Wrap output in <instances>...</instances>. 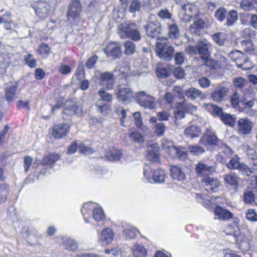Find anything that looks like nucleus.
<instances>
[{
    "label": "nucleus",
    "instance_id": "nucleus-1",
    "mask_svg": "<svg viewBox=\"0 0 257 257\" xmlns=\"http://www.w3.org/2000/svg\"><path fill=\"white\" fill-rule=\"evenodd\" d=\"M156 52L157 55L165 61H169L173 58L174 48L168 45V40L166 38H158L156 43Z\"/></svg>",
    "mask_w": 257,
    "mask_h": 257
},
{
    "label": "nucleus",
    "instance_id": "nucleus-2",
    "mask_svg": "<svg viewBox=\"0 0 257 257\" xmlns=\"http://www.w3.org/2000/svg\"><path fill=\"white\" fill-rule=\"evenodd\" d=\"M144 176L148 182L150 183H162L165 182L166 174L163 169H157L152 171L150 165L145 164L144 167Z\"/></svg>",
    "mask_w": 257,
    "mask_h": 257
},
{
    "label": "nucleus",
    "instance_id": "nucleus-3",
    "mask_svg": "<svg viewBox=\"0 0 257 257\" xmlns=\"http://www.w3.org/2000/svg\"><path fill=\"white\" fill-rule=\"evenodd\" d=\"M117 31L121 38H128L134 41H138L141 39L140 32L135 28V25L133 23H121L118 25Z\"/></svg>",
    "mask_w": 257,
    "mask_h": 257
},
{
    "label": "nucleus",
    "instance_id": "nucleus-4",
    "mask_svg": "<svg viewBox=\"0 0 257 257\" xmlns=\"http://www.w3.org/2000/svg\"><path fill=\"white\" fill-rule=\"evenodd\" d=\"M162 147L172 158H178L181 160H185L187 158V152L181 146L177 147L174 146L171 141H167L165 143H163Z\"/></svg>",
    "mask_w": 257,
    "mask_h": 257
},
{
    "label": "nucleus",
    "instance_id": "nucleus-5",
    "mask_svg": "<svg viewBox=\"0 0 257 257\" xmlns=\"http://www.w3.org/2000/svg\"><path fill=\"white\" fill-rule=\"evenodd\" d=\"M134 97L136 102L145 108L152 110L156 107L155 97L148 95L145 91L136 93Z\"/></svg>",
    "mask_w": 257,
    "mask_h": 257
},
{
    "label": "nucleus",
    "instance_id": "nucleus-6",
    "mask_svg": "<svg viewBox=\"0 0 257 257\" xmlns=\"http://www.w3.org/2000/svg\"><path fill=\"white\" fill-rule=\"evenodd\" d=\"M198 10L196 6L192 3L184 4L179 11V17L184 22H189L191 19L197 15Z\"/></svg>",
    "mask_w": 257,
    "mask_h": 257
},
{
    "label": "nucleus",
    "instance_id": "nucleus-7",
    "mask_svg": "<svg viewBox=\"0 0 257 257\" xmlns=\"http://www.w3.org/2000/svg\"><path fill=\"white\" fill-rule=\"evenodd\" d=\"M199 143L204 146H217L221 143V140L217 136L216 132L211 126L206 127L203 135L201 137Z\"/></svg>",
    "mask_w": 257,
    "mask_h": 257
},
{
    "label": "nucleus",
    "instance_id": "nucleus-8",
    "mask_svg": "<svg viewBox=\"0 0 257 257\" xmlns=\"http://www.w3.org/2000/svg\"><path fill=\"white\" fill-rule=\"evenodd\" d=\"M227 167L230 169L238 170L242 174L247 176H250L253 173V171L247 165L239 162V158L237 156L231 158L227 164Z\"/></svg>",
    "mask_w": 257,
    "mask_h": 257
},
{
    "label": "nucleus",
    "instance_id": "nucleus-9",
    "mask_svg": "<svg viewBox=\"0 0 257 257\" xmlns=\"http://www.w3.org/2000/svg\"><path fill=\"white\" fill-rule=\"evenodd\" d=\"M82 10L81 3L77 0H74L70 2L68 6L67 12L68 20H74L80 17Z\"/></svg>",
    "mask_w": 257,
    "mask_h": 257
},
{
    "label": "nucleus",
    "instance_id": "nucleus-10",
    "mask_svg": "<svg viewBox=\"0 0 257 257\" xmlns=\"http://www.w3.org/2000/svg\"><path fill=\"white\" fill-rule=\"evenodd\" d=\"M33 8L36 15L40 18L44 19L48 16L51 6L46 2L39 1L34 4Z\"/></svg>",
    "mask_w": 257,
    "mask_h": 257
},
{
    "label": "nucleus",
    "instance_id": "nucleus-11",
    "mask_svg": "<svg viewBox=\"0 0 257 257\" xmlns=\"http://www.w3.org/2000/svg\"><path fill=\"white\" fill-rule=\"evenodd\" d=\"M114 233L110 228H105L98 233V242L102 245L110 243L113 240Z\"/></svg>",
    "mask_w": 257,
    "mask_h": 257
},
{
    "label": "nucleus",
    "instance_id": "nucleus-12",
    "mask_svg": "<svg viewBox=\"0 0 257 257\" xmlns=\"http://www.w3.org/2000/svg\"><path fill=\"white\" fill-rule=\"evenodd\" d=\"M201 182L205 190L208 192H216L218 190L220 182L216 178L205 177Z\"/></svg>",
    "mask_w": 257,
    "mask_h": 257
},
{
    "label": "nucleus",
    "instance_id": "nucleus-13",
    "mask_svg": "<svg viewBox=\"0 0 257 257\" xmlns=\"http://www.w3.org/2000/svg\"><path fill=\"white\" fill-rule=\"evenodd\" d=\"M116 94L117 99L124 103L129 102L133 96V92L130 88L125 85L117 86Z\"/></svg>",
    "mask_w": 257,
    "mask_h": 257
},
{
    "label": "nucleus",
    "instance_id": "nucleus-14",
    "mask_svg": "<svg viewBox=\"0 0 257 257\" xmlns=\"http://www.w3.org/2000/svg\"><path fill=\"white\" fill-rule=\"evenodd\" d=\"M252 123L247 117L240 118L237 121V127L239 134L248 135L251 134Z\"/></svg>",
    "mask_w": 257,
    "mask_h": 257
},
{
    "label": "nucleus",
    "instance_id": "nucleus-15",
    "mask_svg": "<svg viewBox=\"0 0 257 257\" xmlns=\"http://www.w3.org/2000/svg\"><path fill=\"white\" fill-rule=\"evenodd\" d=\"M198 54L201 59H207L210 56V43L206 39L201 40L197 43Z\"/></svg>",
    "mask_w": 257,
    "mask_h": 257
},
{
    "label": "nucleus",
    "instance_id": "nucleus-16",
    "mask_svg": "<svg viewBox=\"0 0 257 257\" xmlns=\"http://www.w3.org/2000/svg\"><path fill=\"white\" fill-rule=\"evenodd\" d=\"M146 34L148 36L152 38L158 37L161 31L160 24L157 21L149 22L144 26Z\"/></svg>",
    "mask_w": 257,
    "mask_h": 257
},
{
    "label": "nucleus",
    "instance_id": "nucleus-17",
    "mask_svg": "<svg viewBox=\"0 0 257 257\" xmlns=\"http://www.w3.org/2000/svg\"><path fill=\"white\" fill-rule=\"evenodd\" d=\"M228 92V88L221 85H217L214 88L211 96L214 101L220 102L223 100Z\"/></svg>",
    "mask_w": 257,
    "mask_h": 257
},
{
    "label": "nucleus",
    "instance_id": "nucleus-18",
    "mask_svg": "<svg viewBox=\"0 0 257 257\" xmlns=\"http://www.w3.org/2000/svg\"><path fill=\"white\" fill-rule=\"evenodd\" d=\"M70 126L67 123H60L53 127L52 135L56 139H61L69 132Z\"/></svg>",
    "mask_w": 257,
    "mask_h": 257
},
{
    "label": "nucleus",
    "instance_id": "nucleus-19",
    "mask_svg": "<svg viewBox=\"0 0 257 257\" xmlns=\"http://www.w3.org/2000/svg\"><path fill=\"white\" fill-rule=\"evenodd\" d=\"M147 159L153 162H157L160 159L159 147L156 143L152 144L147 149Z\"/></svg>",
    "mask_w": 257,
    "mask_h": 257
},
{
    "label": "nucleus",
    "instance_id": "nucleus-20",
    "mask_svg": "<svg viewBox=\"0 0 257 257\" xmlns=\"http://www.w3.org/2000/svg\"><path fill=\"white\" fill-rule=\"evenodd\" d=\"M216 164L208 166L202 162H199L196 165V171L197 174L201 176H207L215 171Z\"/></svg>",
    "mask_w": 257,
    "mask_h": 257
},
{
    "label": "nucleus",
    "instance_id": "nucleus-21",
    "mask_svg": "<svg viewBox=\"0 0 257 257\" xmlns=\"http://www.w3.org/2000/svg\"><path fill=\"white\" fill-rule=\"evenodd\" d=\"M215 219L226 221L233 217V214L229 211L217 205L214 210Z\"/></svg>",
    "mask_w": 257,
    "mask_h": 257
},
{
    "label": "nucleus",
    "instance_id": "nucleus-22",
    "mask_svg": "<svg viewBox=\"0 0 257 257\" xmlns=\"http://www.w3.org/2000/svg\"><path fill=\"white\" fill-rule=\"evenodd\" d=\"M60 244L63 248L68 251H75L78 247V242L69 237H62Z\"/></svg>",
    "mask_w": 257,
    "mask_h": 257
},
{
    "label": "nucleus",
    "instance_id": "nucleus-23",
    "mask_svg": "<svg viewBox=\"0 0 257 257\" xmlns=\"http://www.w3.org/2000/svg\"><path fill=\"white\" fill-rule=\"evenodd\" d=\"M100 81L102 85H105L106 89H112L114 84L113 73L109 72L101 73Z\"/></svg>",
    "mask_w": 257,
    "mask_h": 257
},
{
    "label": "nucleus",
    "instance_id": "nucleus-24",
    "mask_svg": "<svg viewBox=\"0 0 257 257\" xmlns=\"http://www.w3.org/2000/svg\"><path fill=\"white\" fill-rule=\"evenodd\" d=\"M104 51L108 56L112 57L113 59L119 58L122 53L120 46L114 43L106 46Z\"/></svg>",
    "mask_w": 257,
    "mask_h": 257
},
{
    "label": "nucleus",
    "instance_id": "nucleus-25",
    "mask_svg": "<svg viewBox=\"0 0 257 257\" xmlns=\"http://www.w3.org/2000/svg\"><path fill=\"white\" fill-rule=\"evenodd\" d=\"M207 26V21L203 18L196 19L193 22V24L190 27V31L192 33L197 35L200 34V30L204 29Z\"/></svg>",
    "mask_w": 257,
    "mask_h": 257
},
{
    "label": "nucleus",
    "instance_id": "nucleus-26",
    "mask_svg": "<svg viewBox=\"0 0 257 257\" xmlns=\"http://www.w3.org/2000/svg\"><path fill=\"white\" fill-rule=\"evenodd\" d=\"M228 56L232 61H234L238 67H242L243 63L246 62V56L239 51L230 52Z\"/></svg>",
    "mask_w": 257,
    "mask_h": 257
},
{
    "label": "nucleus",
    "instance_id": "nucleus-27",
    "mask_svg": "<svg viewBox=\"0 0 257 257\" xmlns=\"http://www.w3.org/2000/svg\"><path fill=\"white\" fill-rule=\"evenodd\" d=\"M81 113V108L74 102L72 101H67L63 110V113L64 114L70 116L74 114L79 115Z\"/></svg>",
    "mask_w": 257,
    "mask_h": 257
},
{
    "label": "nucleus",
    "instance_id": "nucleus-28",
    "mask_svg": "<svg viewBox=\"0 0 257 257\" xmlns=\"http://www.w3.org/2000/svg\"><path fill=\"white\" fill-rule=\"evenodd\" d=\"M184 134L186 137L193 139L200 136L201 130L200 126L196 124H192L187 126L185 129Z\"/></svg>",
    "mask_w": 257,
    "mask_h": 257
},
{
    "label": "nucleus",
    "instance_id": "nucleus-29",
    "mask_svg": "<svg viewBox=\"0 0 257 257\" xmlns=\"http://www.w3.org/2000/svg\"><path fill=\"white\" fill-rule=\"evenodd\" d=\"M234 240L235 241L238 247L242 250H247L250 248V244L248 239L243 235L238 234L234 235Z\"/></svg>",
    "mask_w": 257,
    "mask_h": 257
},
{
    "label": "nucleus",
    "instance_id": "nucleus-30",
    "mask_svg": "<svg viewBox=\"0 0 257 257\" xmlns=\"http://www.w3.org/2000/svg\"><path fill=\"white\" fill-rule=\"evenodd\" d=\"M171 176L174 179L179 181L185 179L186 175L183 168L174 165L171 167Z\"/></svg>",
    "mask_w": 257,
    "mask_h": 257
},
{
    "label": "nucleus",
    "instance_id": "nucleus-31",
    "mask_svg": "<svg viewBox=\"0 0 257 257\" xmlns=\"http://www.w3.org/2000/svg\"><path fill=\"white\" fill-rule=\"evenodd\" d=\"M105 157L110 161H116L122 158V154L120 150L111 147L106 150Z\"/></svg>",
    "mask_w": 257,
    "mask_h": 257
},
{
    "label": "nucleus",
    "instance_id": "nucleus-32",
    "mask_svg": "<svg viewBox=\"0 0 257 257\" xmlns=\"http://www.w3.org/2000/svg\"><path fill=\"white\" fill-rule=\"evenodd\" d=\"M185 96L191 100H194L198 98L202 99L204 97V94L199 89L190 87L184 91Z\"/></svg>",
    "mask_w": 257,
    "mask_h": 257
},
{
    "label": "nucleus",
    "instance_id": "nucleus-33",
    "mask_svg": "<svg viewBox=\"0 0 257 257\" xmlns=\"http://www.w3.org/2000/svg\"><path fill=\"white\" fill-rule=\"evenodd\" d=\"M233 85L235 87L240 89L244 87L245 89L248 88L250 92L253 91L252 87L251 86H248V84L246 80L241 77L234 78L233 80Z\"/></svg>",
    "mask_w": 257,
    "mask_h": 257
},
{
    "label": "nucleus",
    "instance_id": "nucleus-34",
    "mask_svg": "<svg viewBox=\"0 0 257 257\" xmlns=\"http://www.w3.org/2000/svg\"><path fill=\"white\" fill-rule=\"evenodd\" d=\"M225 183L230 186L236 187L238 186L239 178L235 173H230L223 177Z\"/></svg>",
    "mask_w": 257,
    "mask_h": 257
},
{
    "label": "nucleus",
    "instance_id": "nucleus-35",
    "mask_svg": "<svg viewBox=\"0 0 257 257\" xmlns=\"http://www.w3.org/2000/svg\"><path fill=\"white\" fill-rule=\"evenodd\" d=\"M226 21L225 24L227 26H231L238 20V14L235 10H230L227 13Z\"/></svg>",
    "mask_w": 257,
    "mask_h": 257
},
{
    "label": "nucleus",
    "instance_id": "nucleus-36",
    "mask_svg": "<svg viewBox=\"0 0 257 257\" xmlns=\"http://www.w3.org/2000/svg\"><path fill=\"white\" fill-rule=\"evenodd\" d=\"M160 5L159 0H143L142 8L146 11H151Z\"/></svg>",
    "mask_w": 257,
    "mask_h": 257
},
{
    "label": "nucleus",
    "instance_id": "nucleus-37",
    "mask_svg": "<svg viewBox=\"0 0 257 257\" xmlns=\"http://www.w3.org/2000/svg\"><path fill=\"white\" fill-rule=\"evenodd\" d=\"M179 107L183 109L185 112L190 113L192 114H195L197 112V107L186 101L179 102Z\"/></svg>",
    "mask_w": 257,
    "mask_h": 257
},
{
    "label": "nucleus",
    "instance_id": "nucleus-38",
    "mask_svg": "<svg viewBox=\"0 0 257 257\" xmlns=\"http://www.w3.org/2000/svg\"><path fill=\"white\" fill-rule=\"evenodd\" d=\"M18 83L17 82L14 84L9 86L6 88V97L8 101H11L13 100L15 95V93L18 88Z\"/></svg>",
    "mask_w": 257,
    "mask_h": 257
},
{
    "label": "nucleus",
    "instance_id": "nucleus-39",
    "mask_svg": "<svg viewBox=\"0 0 257 257\" xmlns=\"http://www.w3.org/2000/svg\"><path fill=\"white\" fill-rule=\"evenodd\" d=\"M133 252L135 257H145L147 253L146 248L138 244L134 245L133 247Z\"/></svg>",
    "mask_w": 257,
    "mask_h": 257
},
{
    "label": "nucleus",
    "instance_id": "nucleus-40",
    "mask_svg": "<svg viewBox=\"0 0 257 257\" xmlns=\"http://www.w3.org/2000/svg\"><path fill=\"white\" fill-rule=\"evenodd\" d=\"M9 186L5 183L0 184V203L4 202L9 194Z\"/></svg>",
    "mask_w": 257,
    "mask_h": 257
},
{
    "label": "nucleus",
    "instance_id": "nucleus-41",
    "mask_svg": "<svg viewBox=\"0 0 257 257\" xmlns=\"http://www.w3.org/2000/svg\"><path fill=\"white\" fill-rule=\"evenodd\" d=\"M96 204H95L92 202H89L85 203L83 204V206L81 209V212L83 216L88 215L90 214L91 212L94 210Z\"/></svg>",
    "mask_w": 257,
    "mask_h": 257
},
{
    "label": "nucleus",
    "instance_id": "nucleus-42",
    "mask_svg": "<svg viewBox=\"0 0 257 257\" xmlns=\"http://www.w3.org/2000/svg\"><path fill=\"white\" fill-rule=\"evenodd\" d=\"M50 51V48L45 43L40 44L38 50L39 54L41 55L42 59L47 58L49 55Z\"/></svg>",
    "mask_w": 257,
    "mask_h": 257
},
{
    "label": "nucleus",
    "instance_id": "nucleus-43",
    "mask_svg": "<svg viewBox=\"0 0 257 257\" xmlns=\"http://www.w3.org/2000/svg\"><path fill=\"white\" fill-rule=\"evenodd\" d=\"M59 159V156L57 154H50L44 157L42 161V164L44 165H52Z\"/></svg>",
    "mask_w": 257,
    "mask_h": 257
},
{
    "label": "nucleus",
    "instance_id": "nucleus-44",
    "mask_svg": "<svg viewBox=\"0 0 257 257\" xmlns=\"http://www.w3.org/2000/svg\"><path fill=\"white\" fill-rule=\"evenodd\" d=\"M212 38L217 44L219 46H223L227 38V35L225 33L219 32L214 34L212 36Z\"/></svg>",
    "mask_w": 257,
    "mask_h": 257
},
{
    "label": "nucleus",
    "instance_id": "nucleus-45",
    "mask_svg": "<svg viewBox=\"0 0 257 257\" xmlns=\"http://www.w3.org/2000/svg\"><path fill=\"white\" fill-rule=\"evenodd\" d=\"M220 119L224 123L230 126H233L235 123V117L228 113L224 112Z\"/></svg>",
    "mask_w": 257,
    "mask_h": 257
},
{
    "label": "nucleus",
    "instance_id": "nucleus-46",
    "mask_svg": "<svg viewBox=\"0 0 257 257\" xmlns=\"http://www.w3.org/2000/svg\"><path fill=\"white\" fill-rule=\"evenodd\" d=\"M92 216L94 219L100 221L105 218V215L102 208L97 204L94 210L93 211Z\"/></svg>",
    "mask_w": 257,
    "mask_h": 257
},
{
    "label": "nucleus",
    "instance_id": "nucleus-47",
    "mask_svg": "<svg viewBox=\"0 0 257 257\" xmlns=\"http://www.w3.org/2000/svg\"><path fill=\"white\" fill-rule=\"evenodd\" d=\"M137 229L132 226H128L123 231V234L126 238H134L137 236Z\"/></svg>",
    "mask_w": 257,
    "mask_h": 257
},
{
    "label": "nucleus",
    "instance_id": "nucleus-48",
    "mask_svg": "<svg viewBox=\"0 0 257 257\" xmlns=\"http://www.w3.org/2000/svg\"><path fill=\"white\" fill-rule=\"evenodd\" d=\"M142 8V2L139 0H132L128 7V11L131 13L140 12Z\"/></svg>",
    "mask_w": 257,
    "mask_h": 257
},
{
    "label": "nucleus",
    "instance_id": "nucleus-49",
    "mask_svg": "<svg viewBox=\"0 0 257 257\" xmlns=\"http://www.w3.org/2000/svg\"><path fill=\"white\" fill-rule=\"evenodd\" d=\"M169 36L172 39H176L180 36V30L175 24H172L169 26Z\"/></svg>",
    "mask_w": 257,
    "mask_h": 257
},
{
    "label": "nucleus",
    "instance_id": "nucleus-50",
    "mask_svg": "<svg viewBox=\"0 0 257 257\" xmlns=\"http://www.w3.org/2000/svg\"><path fill=\"white\" fill-rule=\"evenodd\" d=\"M96 105L97 106L99 111L104 115H106L109 113L110 105L107 104H102L101 100H98L96 101Z\"/></svg>",
    "mask_w": 257,
    "mask_h": 257
},
{
    "label": "nucleus",
    "instance_id": "nucleus-51",
    "mask_svg": "<svg viewBox=\"0 0 257 257\" xmlns=\"http://www.w3.org/2000/svg\"><path fill=\"white\" fill-rule=\"evenodd\" d=\"M125 48L124 54L126 55H132L135 52L136 46L134 43L131 41H127L124 44Z\"/></svg>",
    "mask_w": 257,
    "mask_h": 257
},
{
    "label": "nucleus",
    "instance_id": "nucleus-52",
    "mask_svg": "<svg viewBox=\"0 0 257 257\" xmlns=\"http://www.w3.org/2000/svg\"><path fill=\"white\" fill-rule=\"evenodd\" d=\"M227 10L223 7H221L217 10L215 13V17L220 22H223L226 18Z\"/></svg>",
    "mask_w": 257,
    "mask_h": 257
},
{
    "label": "nucleus",
    "instance_id": "nucleus-53",
    "mask_svg": "<svg viewBox=\"0 0 257 257\" xmlns=\"http://www.w3.org/2000/svg\"><path fill=\"white\" fill-rule=\"evenodd\" d=\"M230 101L232 106L235 108L239 109L241 108V101L239 95L237 92L234 93L231 97Z\"/></svg>",
    "mask_w": 257,
    "mask_h": 257
},
{
    "label": "nucleus",
    "instance_id": "nucleus-54",
    "mask_svg": "<svg viewBox=\"0 0 257 257\" xmlns=\"http://www.w3.org/2000/svg\"><path fill=\"white\" fill-rule=\"evenodd\" d=\"M243 201L245 204H252L255 202L254 195L251 191L245 192L243 195Z\"/></svg>",
    "mask_w": 257,
    "mask_h": 257
},
{
    "label": "nucleus",
    "instance_id": "nucleus-55",
    "mask_svg": "<svg viewBox=\"0 0 257 257\" xmlns=\"http://www.w3.org/2000/svg\"><path fill=\"white\" fill-rule=\"evenodd\" d=\"M240 8L243 11L249 12L254 9V5L251 2L246 0H242L239 3Z\"/></svg>",
    "mask_w": 257,
    "mask_h": 257
},
{
    "label": "nucleus",
    "instance_id": "nucleus-56",
    "mask_svg": "<svg viewBox=\"0 0 257 257\" xmlns=\"http://www.w3.org/2000/svg\"><path fill=\"white\" fill-rule=\"evenodd\" d=\"M33 158L30 156H26L24 158V171L26 173H27L30 170L31 167L32 166L33 168V165H34L35 163L33 165Z\"/></svg>",
    "mask_w": 257,
    "mask_h": 257
},
{
    "label": "nucleus",
    "instance_id": "nucleus-57",
    "mask_svg": "<svg viewBox=\"0 0 257 257\" xmlns=\"http://www.w3.org/2000/svg\"><path fill=\"white\" fill-rule=\"evenodd\" d=\"M130 138L132 141L139 144H142L144 141V137L140 133L137 132L131 134Z\"/></svg>",
    "mask_w": 257,
    "mask_h": 257
},
{
    "label": "nucleus",
    "instance_id": "nucleus-58",
    "mask_svg": "<svg viewBox=\"0 0 257 257\" xmlns=\"http://www.w3.org/2000/svg\"><path fill=\"white\" fill-rule=\"evenodd\" d=\"M188 149L190 152L196 155L201 154L205 152L204 148L197 145L189 146Z\"/></svg>",
    "mask_w": 257,
    "mask_h": 257
},
{
    "label": "nucleus",
    "instance_id": "nucleus-59",
    "mask_svg": "<svg viewBox=\"0 0 257 257\" xmlns=\"http://www.w3.org/2000/svg\"><path fill=\"white\" fill-rule=\"evenodd\" d=\"M208 109L209 111H212V112L215 115L221 117L223 114L224 113L222 111V110L221 108L218 107L217 106L212 104H207Z\"/></svg>",
    "mask_w": 257,
    "mask_h": 257
},
{
    "label": "nucleus",
    "instance_id": "nucleus-60",
    "mask_svg": "<svg viewBox=\"0 0 257 257\" xmlns=\"http://www.w3.org/2000/svg\"><path fill=\"white\" fill-rule=\"evenodd\" d=\"M241 46L243 48L244 50L246 52H250L254 50L252 41L250 39L241 41Z\"/></svg>",
    "mask_w": 257,
    "mask_h": 257
},
{
    "label": "nucleus",
    "instance_id": "nucleus-61",
    "mask_svg": "<svg viewBox=\"0 0 257 257\" xmlns=\"http://www.w3.org/2000/svg\"><path fill=\"white\" fill-rule=\"evenodd\" d=\"M241 105L246 107H252L254 105V99H249L246 96H242L240 98Z\"/></svg>",
    "mask_w": 257,
    "mask_h": 257
},
{
    "label": "nucleus",
    "instance_id": "nucleus-62",
    "mask_svg": "<svg viewBox=\"0 0 257 257\" xmlns=\"http://www.w3.org/2000/svg\"><path fill=\"white\" fill-rule=\"evenodd\" d=\"M199 85L201 88H207L211 85V81L209 79L206 77H201L198 79Z\"/></svg>",
    "mask_w": 257,
    "mask_h": 257
},
{
    "label": "nucleus",
    "instance_id": "nucleus-63",
    "mask_svg": "<svg viewBox=\"0 0 257 257\" xmlns=\"http://www.w3.org/2000/svg\"><path fill=\"white\" fill-rule=\"evenodd\" d=\"M98 94L101 99V101H105L110 102L112 100V95L105 92L103 89H100L98 91Z\"/></svg>",
    "mask_w": 257,
    "mask_h": 257
},
{
    "label": "nucleus",
    "instance_id": "nucleus-64",
    "mask_svg": "<svg viewBox=\"0 0 257 257\" xmlns=\"http://www.w3.org/2000/svg\"><path fill=\"white\" fill-rule=\"evenodd\" d=\"M245 218L249 221H257V214L255 210L253 209H249L247 210L245 213Z\"/></svg>",
    "mask_w": 257,
    "mask_h": 257
}]
</instances>
